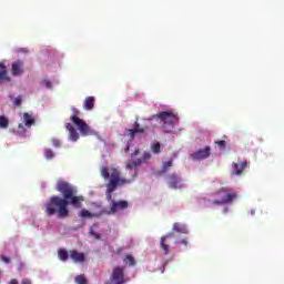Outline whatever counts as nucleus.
<instances>
[{"label":"nucleus","instance_id":"nucleus-32","mask_svg":"<svg viewBox=\"0 0 284 284\" xmlns=\"http://www.w3.org/2000/svg\"><path fill=\"white\" fill-rule=\"evenodd\" d=\"M42 85L50 89V88H52V82H50V80H43Z\"/></svg>","mask_w":284,"mask_h":284},{"label":"nucleus","instance_id":"nucleus-7","mask_svg":"<svg viewBox=\"0 0 284 284\" xmlns=\"http://www.w3.org/2000/svg\"><path fill=\"white\" fill-rule=\"evenodd\" d=\"M212 155V148L205 146L204 149H199L197 151L190 154L192 161H204V159H210Z\"/></svg>","mask_w":284,"mask_h":284},{"label":"nucleus","instance_id":"nucleus-28","mask_svg":"<svg viewBox=\"0 0 284 284\" xmlns=\"http://www.w3.org/2000/svg\"><path fill=\"white\" fill-rule=\"evenodd\" d=\"M215 144L220 148V150H225V145H227V142L225 140L215 141Z\"/></svg>","mask_w":284,"mask_h":284},{"label":"nucleus","instance_id":"nucleus-25","mask_svg":"<svg viewBox=\"0 0 284 284\" xmlns=\"http://www.w3.org/2000/svg\"><path fill=\"white\" fill-rule=\"evenodd\" d=\"M77 284H88V278H85V275H78L75 277Z\"/></svg>","mask_w":284,"mask_h":284},{"label":"nucleus","instance_id":"nucleus-5","mask_svg":"<svg viewBox=\"0 0 284 284\" xmlns=\"http://www.w3.org/2000/svg\"><path fill=\"white\" fill-rule=\"evenodd\" d=\"M153 119H160L164 128L165 125H171V128H174V125L179 123V115L172 111H162L153 115Z\"/></svg>","mask_w":284,"mask_h":284},{"label":"nucleus","instance_id":"nucleus-15","mask_svg":"<svg viewBox=\"0 0 284 284\" xmlns=\"http://www.w3.org/2000/svg\"><path fill=\"white\" fill-rule=\"evenodd\" d=\"M12 79L8 77V68L4 67L3 63H0V84L1 83H10Z\"/></svg>","mask_w":284,"mask_h":284},{"label":"nucleus","instance_id":"nucleus-11","mask_svg":"<svg viewBox=\"0 0 284 284\" xmlns=\"http://www.w3.org/2000/svg\"><path fill=\"white\" fill-rule=\"evenodd\" d=\"M128 207H129L128 201L122 200V201L116 202V201L112 200L110 210H111L112 214H115V212H119V210H128Z\"/></svg>","mask_w":284,"mask_h":284},{"label":"nucleus","instance_id":"nucleus-31","mask_svg":"<svg viewBox=\"0 0 284 284\" xmlns=\"http://www.w3.org/2000/svg\"><path fill=\"white\" fill-rule=\"evenodd\" d=\"M52 145L53 148H60L61 146V141L58 139H52Z\"/></svg>","mask_w":284,"mask_h":284},{"label":"nucleus","instance_id":"nucleus-34","mask_svg":"<svg viewBox=\"0 0 284 284\" xmlns=\"http://www.w3.org/2000/svg\"><path fill=\"white\" fill-rule=\"evenodd\" d=\"M1 261L3 262V263H10V257H8V256H6V255H1Z\"/></svg>","mask_w":284,"mask_h":284},{"label":"nucleus","instance_id":"nucleus-35","mask_svg":"<svg viewBox=\"0 0 284 284\" xmlns=\"http://www.w3.org/2000/svg\"><path fill=\"white\" fill-rule=\"evenodd\" d=\"M179 245H185L187 247V240H182L180 242H176Z\"/></svg>","mask_w":284,"mask_h":284},{"label":"nucleus","instance_id":"nucleus-16","mask_svg":"<svg viewBox=\"0 0 284 284\" xmlns=\"http://www.w3.org/2000/svg\"><path fill=\"white\" fill-rule=\"evenodd\" d=\"M65 129L69 132L70 141H79V132H77V129L74 128V125H72V123H67Z\"/></svg>","mask_w":284,"mask_h":284},{"label":"nucleus","instance_id":"nucleus-12","mask_svg":"<svg viewBox=\"0 0 284 284\" xmlns=\"http://www.w3.org/2000/svg\"><path fill=\"white\" fill-rule=\"evenodd\" d=\"M232 168H233L232 176H241V174H243V170L247 168V161H244L241 163L233 162Z\"/></svg>","mask_w":284,"mask_h":284},{"label":"nucleus","instance_id":"nucleus-13","mask_svg":"<svg viewBox=\"0 0 284 284\" xmlns=\"http://www.w3.org/2000/svg\"><path fill=\"white\" fill-rule=\"evenodd\" d=\"M11 72L13 77H20V74H23V61L17 60L11 65Z\"/></svg>","mask_w":284,"mask_h":284},{"label":"nucleus","instance_id":"nucleus-39","mask_svg":"<svg viewBox=\"0 0 284 284\" xmlns=\"http://www.w3.org/2000/svg\"><path fill=\"white\" fill-rule=\"evenodd\" d=\"M123 252V248H118V254H121Z\"/></svg>","mask_w":284,"mask_h":284},{"label":"nucleus","instance_id":"nucleus-22","mask_svg":"<svg viewBox=\"0 0 284 284\" xmlns=\"http://www.w3.org/2000/svg\"><path fill=\"white\" fill-rule=\"evenodd\" d=\"M9 124L10 121L8 120V118H6V115H0V128L2 130H6V128H8Z\"/></svg>","mask_w":284,"mask_h":284},{"label":"nucleus","instance_id":"nucleus-33","mask_svg":"<svg viewBox=\"0 0 284 284\" xmlns=\"http://www.w3.org/2000/svg\"><path fill=\"white\" fill-rule=\"evenodd\" d=\"M140 153H141V150L136 149V150L131 154V159H134L135 156H139Z\"/></svg>","mask_w":284,"mask_h":284},{"label":"nucleus","instance_id":"nucleus-40","mask_svg":"<svg viewBox=\"0 0 284 284\" xmlns=\"http://www.w3.org/2000/svg\"><path fill=\"white\" fill-rule=\"evenodd\" d=\"M128 150H130V146L126 148V152H128Z\"/></svg>","mask_w":284,"mask_h":284},{"label":"nucleus","instance_id":"nucleus-4","mask_svg":"<svg viewBox=\"0 0 284 284\" xmlns=\"http://www.w3.org/2000/svg\"><path fill=\"white\" fill-rule=\"evenodd\" d=\"M216 194L223 196L220 200H214L213 205H227L232 203L233 201H236L237 194L236 192H232V189L230 187H222L220 189Z\"/></svg>","mask_w":284,"mask_h":284},{"label":"nucleus","instance_id":"nucleus-36","mask_svg":"<svg viewBox=\"0 0 284 284\" xmlns=\"http://www.w3.org/2000/svg\"><path fill=\"white\" fill-rule=\"evenodd\" d=\"M21 284H32V281L24 278L21 281Z\"/></svg>","mask_w":284,"mask_h":284},{"label":"nucleus","instance_id":"nucleus-24","mask_svg":"<svg viewBox=\"0 0 284 284\" xmlns=\"http://www.w3.org/2000/svg\"><path fill=\"white\" fill-rule=\"evenodd\" d=\"M80 216H82V219H92L94 216V214H92L90 211L88 210H82L80 212Z\"/></svg>","mask_w":284,"mask_h":284},{"label":"nucleus","instance_id":"nucleus-20","mask_svg":"<svg viewBox=\"0 0 284 284\" xmlns=\"http://www.w3.org/2000/svg\"><path fill=\"white\" fill-rule=\"evenodd\" d=\"M58 256L60 258V261H68L70 258V254L68 253V251L65 248H60L58 251Z\"/></svg>","mask_w":284,"mask_h":284},{"label":"nucleus","instance_id":"nucleus-17","mask_svg":"<svg viewBox=\"0 0 284 284\" xmlns=\"http://www.w3.org/2000/svg\"><path fill=\"white\" fill-rule=\"evenodd\" d=\"M95 99L92 95H89L84 99L83 102V110H87L88 112H90L91 110H94V103H95Z\"/></svg>","mask_w":284,"mask_h":284},{"label":"nucleus","instance_id":"nucleus-9","mask_svg":"<svg viewBox=\"0 0 284 284\" xmlns=\"http://www.w3.org/2000/svg\"><path fill=\"white\" fill-rule=\"evenodd\" d=\"M168 184L172 190H181V187H183V181L181 180V176L176 175L175 173L169 175Z\"/></svg>","mask_w":284,"mask_h":284},{"label":"nucleus","instance_id":"nucleus-26","mask_svg":"<svg viewBox=\"0 0 284 284\" xmlns=\"http://www.w3.org/2000/svg\"><path fill=\"white\" fill-rule=\"evenodd\" d=\"M44 156H45V159H47L48 161L54 159V151H52V150H50V149L45 150Z\"/></svg>","mask_w":284,"mask_h":284},{"label":"nucleus","instance_id":"nucleus-10","mask_svg":"<svg viewBox=\"0 0 284 284\" xmlns=\"http://www.w3.org/2000/svg\"><path fill=\"white\" fill-rule=\"evenodd\" d=\"M69 254L73 263H79V264L85 263V253L79 252L77 250H70Z\"/></svg>","mask_w":284,"mask_h":284},{"label":"nucleus","instance_id":"nucleus-8","mask_svg":"<svg viewBox=\"0 0 284 284\" xmlns=\"http://www.w3.org/2000/svg\"><path fill=\"white\" fill-rule=\"evenodd\" d=\"M125 267L116 266L113 268L111 274V281H115V284H123L125 283Z\"/></svg>","mask_w":284,"mask_h":284},{"label":"nucleus","instance_id":"nucleus-18","mask_svg":"<svg viewBox=\"0 0 284 284\" xmlns=\"http://www.w3.org/2000/svg\"><path fill=\"white\" fill-rule=\"evenodd\" d=\"M172 232H178L179 234H187V226H185V224L175 222L172 226Z\"/></svg>","mask_w":284,"mask_h":284},{"label":"nucleus","instance_id":"nucleus-1","mask_svg":"<svg viewBox=\"0 0 284 284\" xmlns=\"http://www.w3.org/2000/svg\"><path fill=\"white\" fill-rule=\"evenodd\" d=\"M57 191L60 192L63 197L53 195L45 203V213L48 216L58 214V219H68L70 216L68 205L79 209L81 207V203L85 201L83 195H77V187L63 180L58 181Z\"/></svg>","mask_w":284,"mask_h":284},{"label":"nucleus","instance_id":"nucleus-19","mask_svg":"<svg viewBox=\"0 0 284 284\" xmlns=\"http://www.w3.org/2000/svg\"><path fill=\"white\" fill-rule=\"evenodd\" d=\"M23 120L26 128H32L34 125V118L30 113H23Z\"/></svg>","mask_w":284,"mask_h":284},{"label":"nucleus","instance_id":"nucleus-23","mask_svg":"<svg viewBox=\"0 0 284 284\" xmlns=\"http://www.w3.org/2000/svg\"><path fill=\"white\" fill-rule=\"evenodd\" d=\"M151 151L153 152V154H160L161 143L156 142V143L152 144L151 145Z\"/></svg>","mask_w":284,"mask_h":284},{"label":"nucleus","instance_id":"nucleus-27","mask_svg":"<svg viewBox=\"0 0 284 284\" xmlns=\"http://www.w3.org/2000/svg\"><path fill=\"white\" fill-rule=\"evenodd\" d=\"M173 162L172 160L163 162V172H168V170H170V168H172Z\"/></svg>","mask_w":284,"mask_h":284},{"label":"nucleus","instance_id":"nucleus-3","mask_svg":"<svg viewBox=\"0 0 284 284\" xmlns=\"http://www.w3.org/2000/svg\"><path fill=\"white\" fill-rule=\"evenodd\" d=\"M71 111L72 115L70 116V121L73 125H77L82 136H90L91 134H94V130H92L83 119L79 118L81 115V111L77 109V106H71Z\"/></svg>","mask_w":284,"mask_h":284},{"label":"nucleus","instance_id":"nucleus-21","mask_svg":"<svg viewBox=\"0 0 284 284\" xmlns=\"http://www.w3.org/2000/svg\"><path fill=\"white\" fill-rule=\"evenodd\" d=\"M124 263L126 265H130V267H134L136 265V261L134 260V256H132L130 254L125 255Z\"/></svg>","mask_w":284,"mask_h":284},{"label":"nucleus","instance_id":"nucleus-2","mask_svg":"<svg viewBox=\"0 0 284 284\" xmlns=\"http://www.w3.org/2000/svg\"><path fill=\"white\" fill-rule=\"evenodd\" d=\"M150 159H152V154L150 152H144L142 158L138 160H129L126 162V170H132V168H134V170L131 172V179L121 178V171L116 168H101L100 172L102 179H104V181H108V179H110L109 183L106 184V199L108 201H111V205L113 201L112 192H116V187L121 185H130V183H132L134 179H136V168L143 165V163H148Z\"/></svg>","mask_w":284,"mask_h":284},{"label":"nucleus","instance_id":"nucleus-37","mask_svg":"<svg viewBox=\"0 0 284 284\" xmlns=\"http://www.w3.org/2000/svg\"><path fill=\"white\" fill-rule=\"evenodd\" d=\"M9 284H19V281H17L16 278H13V280H11V281L9 282Z\"/></svg>","mask_w":284,"mask_h":284},{"label":"nucleus","instance_id":"nucleus-29","mask_svg":"<svg viewBox=\"0 0 284 284\" xmlns=\"http://www.w3.org/2000/svg\"><path fill=\"white\" fill-rule=\"evenodd\" d=\"M90 235L94 237L95 241H101V234L94 232V230H90Z\"/></svg>","mask_w":284,"mask_h":284},{"label":"nucleus","instance_id":"nucleus-14","mask_svg":"<svg viewBox=\"0 0 284 284\" xmlns=\"http://www.w3.org/2000/svg\"><path fill=\"white\" fill-rule=\"evenodd\" d=\"M172 236V233H169L168 235H164L161 237L160 247L163 250V254L168 256L170 254V244H168V239Z\"/></svg>","mask_w":284,"mask_h":284},{"label":"nucleus","instance_id":"nucleus-6","mask_svg":"<svg viewBox=\"0 0 284 284\" xmlns=\"http://www.w3.org/2000/svg\"><path fill=\"white\" fill-rule=\"evenodd\" d=\"M148 132H150V126H141L139 122H134L133 129H126L125 134L129 136L130 141H134L136 134H142L143 136H148Z\"/></svg>","mask_w":284,"mask_h":284},{"label":"nucleus","instance_id":"nucleus-38","mask_svg":"<svg viewBox=\"0 0 284 284\" xmlns=\"http://www.w3.org/2000/svg\"><path fill=\"white\" fill-rule=\"evenodd\" d=\"M19 130H20L21 132H26V128L22 126V124H19Z\"/></svg>","mask_w":284,"mask_h":284},{"label":"nucleus","instance_id":"nucleus-30","mask_svg":"<svg viewBox=\"0 0 284 284\" xmlns=\"http://www.w3.org/2000/svg\"><path fill=\"white\" fill-rule=\"evenodd\" d=\"M21 103H22L21 95L14 98V100H13V104L14 105L19 106V105H21Z\"/></svg>","mask_w":284,"mask_h":284}]
</instances>
